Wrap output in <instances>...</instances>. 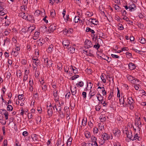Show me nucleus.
Masks as SVG:
<instances>
[{"label": "nucleus", "mask_w": 146, "mask_h": 146, "mask_svg": "<svg viewBox=\"0 0 146 146\" xmlns=\"http://www.w3.org/2000/svg\"><path fill=\"white\" fill-rule=\"evenodd\" d=\"M85 48H89L92 47L93 45L91 42L89 40L86 39L84 42Z\"/></svg>", "instance_id": "f257e3e1"}, {"label": "nucleus", "mask_w": 146, "mask_h": 146, "mask_svg": "<svg viewBox=\"0 0 146 146\" xmlns=\"http://www.w3.org/2000/svg\"><path fill=\"white\" fill-rule=\"evenodd\" d=\"M131 83L136 85H139L141 84V82L137 78H134L133 80L132 81Z\"/></svg>", "instance_id": "f03ea898"}, {"label": "nucleus", "mask_w": 146, "mask_h": 146, "mask_svg": "<svg viewBox=\"0 0 146 146\" xmlns=\"http://www.w3.org/2000/svg\"><path fill=\"white\" fill-rule=\"evenodd\" d=\"M102 137H103V139L105 140H108L110 138V135H109L106 133H104L102 135Z\"/></svg>", "instance_id": "7ed1b4c3"}, {"label": "nucleus", "mask_w": 146, "mask_h": 146, "mask_svg": "<svg viewBox=\"0 0 146 146\" xmlns=\"http://www.w3.org/2000/svg\"><path fill=\"white\" fill-rule=\"evenodd\" d=\"M127 101L128 104H133L134 103L133 100L131 97H129L127 98Z\"/></svg>", "instance_id": "20e7f679"}, {"label": "nucleus", "mask_w": 146, "mask_h": 146, "mask_svg": "<svg viewBox=\"0 0 146 146\" xmlns=\"http://www.w3.org/2000/svg\"><path fill=\"white\" fill-rule=\"evenodd\" d=\"M128 66L129 68L131 70H132L134 69L136 67L135 64L131 62L129 64Z\"/></svg>", "instance_id": "39448f33"}, {"label": "nucleus", "mask_w": 146, "mask_h": 146, "mask_svg": "<svg viewBox=\"0 0 146 146\" xmlns=\"http://www.w3.org/2000/svg\"><path fill=\"white\" fill-rule=\"evenodd\" d=\"M44 63L46 64V66L48 67L49 66V63H51V64H52V63L50 60L48 61V58H44Z\"/></svg>", "instance_id": "423d86ee"}, {"label": "nucleus", "mask_w": 146, "mask_h": 146, "mask_svg": "<svg viewBox=\"0 0 146 146\" xmlns=\"http://www.w3.org/2000/svg\"><path fill=\"white\" fill-rule=\"evenodd\" d=\"M62 44L64 47L67 46L66 48L68 47H69L70 45L69 41L68 40H65L63 41Z\"/></svg>", "instance_id": "0eeeda50"}, {"label": "nucleus", "mask_w": 146, "mask_h": 146, "mask_svg": "<svg viewBox=\"0 0 146 146\" xmlns=\"http://www.w3.org/2000/svg\"><path fill=\"white\" fill-rule=\"evenodd\" d=\"M136 6L133 3L129 6V10L130 11H132V10H134L136 9Z\"/></svg>", "instance_id": "6e6552de"}, {"label": "nucleus", "mask_w": 146, "mask_h": 146, "mask_svg": "<svg viewBox=\"0 0 146 146\" xmlns=\"http://www.w3.org/2000/svg\"><path fill=\"white\" fill-rule=\"evenodd\" d=\"M97 98L98 100L100 102L102 101L103 100V98L102 96L99 93L97 95ZM102 103V102H101Z\"/></svg>", "instance_id": "1a4fd4ad"}, {"label": "nucleus", "mask_w": 146, "mask_h": 146, "mask_svg": "<svg viewBox=\"0 0 146 146\" xmlns=\"http://www.w3.org/2000/svg\"><path fill=\"white\" fill-rule=\"evenodd\" d=\"M48 109L47 113L48 115H49V117L51 116L52 114V108H48Z\"/></svg>", "instance_id": "9d476101"}, {"label": "nucleus", "mask_w": 146, "mask_h": 146, "mask_svg": "<svg viewBox=\"0 0 146 146\" xmlns=\"http://www.w3.org/2000/svg\"><path fill=\"white\" fill-rule=\"evenodd\" d=\"M137 139L138 140H139V137L138 136V135L137 133H136L133 136H132V138H131V140L132 141H134Z\"/></svg>", "instance_id": "9b49d317"}, {"label": "nucleus", "mask_w": 146, "mask_h": 146, "mask_svg": "<svg viewBox=\"0 0 146 146\" xmlns=\"http://www.w3.org/2000/svg\"><path fill=\"white\" fill-rule=\"evenodd\" d=\"M89 21L93 24L95 25H97L98 22V21H96L95 19H89Z\"/></svg>", "instance_id": "f8f14e48"}, {"label": "nucleus", "mask_w": 146, "mask_h": 146, "mask_svg": "<svg viewBox=\"0 0 146 146\" xmlns=\"http://www.w3.org/2000/svg\"><path fill=\"white\" fill-rule=\"evenodd\" d=\"M120 131L119 130H117L115 131V132H113L115 136L117 137H119L120 135Z\"/></svg>", "instance_id": "ddd939ff"}, {"label": "nucleus", "mask_w": 146, "mask_h": 146, "mask_svg": "<svg viewBox=\"0 0 146 146\" xmlns=\"http://www.w3.org/2000/svg\"><path fill=\"white\" fill-rule=\"evenodd\" d=\"M123 19L125 20L127 22L129 23L130 24H132L133 23V22L129 20V18L126 16L124 17L123 18Z\"/></svg>", "instance_id": "4468645a"}, {"label": "nucleus", "mask_w": 146, "mask_h": 146, "mask_svg": "<svg viewBox=\"0 0 146 146\" xmlns=\"http://www.w3.org/2000/svg\"><path fill=\"white\" fill-rule=\"evenodd\" d=\"M54 46L52 44H51L49 46L48 50L49 53L51 52L53 50Z\"/></svg>", "instance_id": "2eb2a0df"}, {"label": "nucleus", "mask_w": 146, "mask_h": 146, "mask_svg": "<svg viewBox=\"0 0 146 146\" xmlns=\"http://www.w3.org/2000/svg\"><path fill=\"white\" fill-rule=\"evenodd\" d=\"M31 137L34 141H36L38 140L37 135L36 134H34L32 135L31 136Z\"/></svg>", "instance_id": "dca6fc26"}, {"label": "nucleus", "mask_w": 146, "mask_h": 146, "mask_svg": "<svg viewBox=\"0 0 146 146\" xmlns=\"http://www.w3.org/2000/svg\"><path fill=\"white\" fill-rule=\"evenodd\" d=\"M86 31L87 32H90L92 34H94L95 33V31L91 29L89 27H87L86 28Z\"/></svg>", "instance_id": "f3484780"}, {"label": "nucleus", "mask_w": 146, "mask_h": 146, "mask_svg": "<svg viewBox=\"0 0 146 146\" xmlns=\"http://www.w3.org/2000/svg\"><path fill=\"white\" fill-rule=\"evenodd\" d=\"M49 29L50 30V31H53L55 30L56 28L55 26L54 25H51L49 27Z\"/></svg>", "instance_id": "a211bd4d"}, {"label": "nucleus", "mask_w": 146, "mask_h": 146, "mask_svg": "<svg viewBox=\"0 0 146 146\" xmlns=\"http://www.w3.org/2000/svg\"><path fill=\"white\" fill-rule=\"evenodd\" d=\"M87 121V119L86 118H84L82 119V125L83 126H85L86 124Z\"/></svg>", "instance_id": "6ab92c4d"}, {"label": "nucleus", "mask_w": 146, "mask_h": 146, "mask_svg": "<svg viewBox=\"0 0 146 146\" xmlns=\"http://www.w3.org/2000/svg\"><path fill=\"white\" fill-rule=\"evenodd\" d=\"M126 76L128 80L129 81H131V82L133 80L134 78V77L130 75H128Z\"/></svg>", "instance_id": "aec40b11"}, {"label": "nucleus", "mask_w": 146, "mask_h": 146, "mask_svg": "<svg viewBox=\"0 0 146 146\" xmlns=\"http://www.w3.org/2000/svg\"><path fill=\"white\" fill-rule=\"evenodd\" d=\"M72 140V139L70 137L69 138L67 141V145L68 146H70L71 145V142Z\"/></svg>", "instance_id": "412c9836"}, {"label": "nucleus", "mask_w": 146, "mask_h": 146, "mask_svg": "<svg viewBox=\"0 0 146 146\" xmlns=\"http://www.w3.org/2000/svg\"><path fill=\"white\" fill-rule=\"evenodd\" d=\"M67 48L69 49L71 51V53H73L75 51V48L73 47H71V46L70 45L69 47H68Z\"/></svg>", "instance_id": "4be33fe9"}, {"label": "nucleus", "mask_w": 146, "mask_h": 146, "mask_svg": "<svg viewBox=\"0 0 146 146\" xmlns=\"http://www.w3.org/2000/svg\"><path fill=\"white\" fill-rule=\"evenodd\" d=\"M36 123L37 124L40 123L41 122V117H39V116L36 119Z\"/></svg>", "instance_id": "5701e85b"}, {"label": "nucleus", "mask_w": 146, "mask_h": 146, "mask_svg": "<svg viewBox=\"0 0 146 146\" xmlns=\"http://www.w3.org/2000/svg\"><path fill=\"white\" fill-rule=\"evenodd\" d=\"M104 76H106L105 74L103 75V74H102L101 76V78L103 82L104 83H106V79H105V78L104 77Z\"/></svg>", "instance_id": "b1692460"}, {"label": "nucleus", "mask_w": 146, "mask_h": 146, "mask_svg": "<svg viewBox=\"0 0 146 146\" xmlns=\"http://www.w3.org/2000/svg\"><path fill=\"white\" fill-rule=\"evenodd\" d=\"M29 85L31 86V87L32 88V91H33V88L32 85L33 84V80H32V81H31V79H30V80L29 82Z\"/></svg>", "instance_id": "393cba45"}, {"label": "nucleus", "mask_w": 146, "mask_h": 146, "mask_svg": "<svg viewBox=\"0 0 146 146\" xmlns=\"http://www.w3.org/2000/svg\"><path fill=\"white\" fill-rule=\"evenodd\" d=\"M13 109V107L11 105H8L7 107V110L8 111H11Z\"/></svg>", "instance_id": "a878e982"}, {"label": "nucleus", "mask_w": 146, "mask_h": 146, "mask_svg": "<svg viewBox=\"0 0 146 146\" xmlns=\"http://www.w3.org/2000/svg\"><path fill=\"white\" fill-rule=\"evenodd\" d=\"M129 133H128V135H127V137L131 140V138H132L133 136L132 132L131 131H130Z\"/></svg>", "instance_id": "bb28decb"}, {"label": "nucleus", "mask_w": 146, "mask_h": 146, "mask_svg": "<svg viewBox=\"0 0 146 146\" xmlns=\"http://www.w3.org/2000/svg\"><path fill=\"white\" fill-rule=\"evenodd\" d=\"M100 45L98 43H96V44L94 46V47L97 50L100 48Z\"/></svg>", "instance_id": "cd10ccee"}, {"label": "nucleus", "mask_w": 146, "mask_h": 146, "mask_svg": "<svg viewBox=\"0 0 146 146\" xmlns=\"http://www.w3.org/2000/svg\"><path fill=\"white\" fill-rule=\"evenodd\" d=\"M50 16L51 17L54 18L55 15V13L54 10H52L51 11H50Z\"/></svg>", "instance_id": "c85d7f7f"}, {"label": "nucleus", "mask_w": 146, "mask_h": 146, "mask_svg": "<svg viewBox=\"0 0 146 146\" xmlns=\"http://www.w3.org/2000/svg\"><path fill=\"white\" fill-rule=\"evenodd\" d=\"M84 84V82L82 81H80L78 82V84H77L76 85H78L80 87H82L83 86Z\"/></svg>", "instance_id": "c756f323"}, {"label": "nucleus", "mask_w": 146, "mask_h": 146, "mask_svg": "<svg viewBox=\"0 0 146 146\" xmlns=\"http://www.w3.org/2000/svg\"><path fill=\"white\" fill-rule=\"evenodd\" d=\"M89 146H98L96 142H95L94 143H89Z\"/></svg>", "instance_id": "7c9ffc66"}, {"label": "nucleus", "mask_w": 146, "mask_h": 146, "mask_svg": "<svg viewBox=\"0 0 146 146\" xmlns=\"http://www.w3.org/2000/svg\"><path fill=\"white\" fill-rule=\"evenodd\" d=\"M140 40V42L141 43L144 44H145V39L144 38H141L140 39V38H139V40Z\"/></svg>", "instance_id": "2f4dec72"}, {"label": "nucleus", "mask_w": 146, "mask_h": 146, "mask_svg": "<svg viewBox=\"0 0 146 146\" xmlns=\"http://www.w3.org/2000/svg\"><path fill=\"white\" fill-rule=\"evenodd\" d=\"M85 135L86 138H88L90 137V133L89 132L86 131L85 133Z\"/></svg>", "instance_id": "473e14b6"}, {"label": "nucleus", "mask_w": 146, "mask_h": 146, "mask_svg": "<svg viewBox=\"0 0 146 146\" xmlns=\"http://www.w3.org/2000/svg\"><path fill=\"white\" fill-rule=\"evenodd\" d=\"M16 73L17 77L19 76V77H20L22 75L21 72L20 70H19L17 71Z\"/></svg>", "instance_id": "72a5a7b5"}, {"label": "nucleus", "mask_w": 146, "mask_h": 146, "mask_svg": "<svg viewBox=\"0 0 146 146\" xmlns=\"http://www.w3.org/2000/svg\"><path fill=\"white\" fill-rule=\"evenodd\" d=\"M119 102L121 104H122V105H124L125 104V101L123 99L122 97L121 98H119Z\"/></svg>", "instance_id": "f704fd0d"}, {"label": "nucleus", "mask_w": 146, "mask_h": 146, "mask_svg": "<svg viewBox=\"0 0 146 146\" xmlns=\"http://www.w3.org/2000/svg\"><path fill=\"white\" fill-rule=\"evenodd\" d=\"M79 17L78 16H76L74 18L75 22L76 23H78L79 20Z\"/></svg>", "instance_id": "c9c22d12"}, {"label": "nucleus", "mask_w": 146, "mask_h": 146, "mask_svg": "<svg viewBox=\"0 0 146 146\" xmlns=\"http://www.w3.org/2000/svg\"><path fill=\"white\" fill-rule=\"evenodd\" d=\"M79 77V76L78 75H74V76H72V77H71L70 78V79L72 80H74L75 79H76L78 78Z\"/></svg>", "instance_id": "e433bc0d"}, {"label": "nucleus", "mask_w": 146, "mask_h": 146, "mask_svg": "<svg viewBox=\"0 0 146 146\" xmlns=\"http://www.w3.org/2000/svg\"><path fill=\"white\" fill-rule=\"evenodd\" d=\"M57 146H59L61 144L62 139L60 138H58L57 140Z\"/></svg>", "instance_id": "4c0bfd02"}, {"label": "nucleus", "mask_w": 146, "mask_h": 146, "mask_svg": "<svg viewBox=\"0 0 146 146\" xmlns=\"http://www.w3.org/2000/svg\"><path fill=\"white\" fill-rule=\"evenodd\" d=\"M33 62L35 64V65L37 66L38 65L40 64V61L39 60H38L35 61H34Z\"/></svg>", "instance_id": "58836bf2"}, {"label": "nucleus", "mask_w": 146, "mask_h": 146, "mask_svg": "<svg viewBox=\"0 0 146 146\" xmlns=\"http://www.w3.org/2000/svg\"><path fill=\"white\" fill-rule=\"evenodd\" d=\"M0 122L2 124L5 125L6 124V121L4 119H0Z\"/></svg>", "instance_id": "ea45409f"}, {"label": "nucleus", "mask_w": 146, "mask_h": 146, "mask_svg": "<svg viewBox=\"0 0 146 146\" xmlns=\"http://www.w3.org/2000/svg\"><path fill=\"white\" fill-rule=\"evenodd\" d=\"M97 139L95 137H92V143H94V142H96Z\"/></svg>", "instance_id": "a19ab883"}, {"label": "nucleus", "mask_w": 146, "mask_h": 146, "mask_svg": "<svg viewBox=\"0 0 146 146\" xmlns=\"http://www.w3.org/2000/svg\"><path fill=\"white\" fill-rule=\"evenodd\" d=\"M120 26H118V28L121 30H123L124 29V27L122 24H120V23L119 24Z\"/></svg>", "instance_id": "79ce46f5"}, {"label": "nucleus", "mask_w": 146, "mask_h": 146, "mask_svg": "<svg viewBox=\"0 0 146 146\" xmlns=\"http://www.w3.org/2000/svg\"><path fill=\"white\" fill-rule=\"evenodd\" d=\"M27 17L28 19H27V20H29V21L33 19V17L31 15H28Z\"/></svg>", "instance_id": "37998d69"}, {"label": "nucleus", "mask_w": 146, "mask_h": 146, "mask_svg": "<svg viewBox=\"0 0 146 146\" xmlns=\"http://www.w3.org/2000/svg\"><path fill=\"white\" fill-rule=\"evenodd\" d=\"M21 62L22 64L25 65L27 63V61L25 59H23L21 60Z\"/></svg>", "instance_id": "c03bdc74"}, {"label": "nucleus", "mask_w": 146, "mask_h": 146, "mask_svg": "<svg viewBox=\"0 0 146 146\" xmlns=\"http://www.w3.org/2000/svg\"><path fill=\"white\" fill-rule=\"evenodd\" d=\"M105 140L103 139L102 140L100 139L99 141V143L101 145H103L105 143Z\"/></svg>", "instance_id": "a18cd8bd"}, {"label": "nucleus", "mask_w": 146, "mask_h": 146, "mask_svg": "<svg viewBox=\"0 0 146 146\" xmlns=\"http://www.w3.org/2000/svg\"><path fill=\"white\" fill-rule=\"evenodd\" d=\"M1 110L2 111H5L4 113V114H3L5 116V115H9V114H8V112L5 110L3 109H1Z\"/></svg>", "instance_id": "49530a36"}, {"label": "nucleus", "mask_w": 146, "mask_h": 146, "mask_svg": "<svg viewBox=\"0 0 146 146\" xmlns=\"http://www.w3.org/2000/svg\"><path fill=\"white\" fill-rule=\"evenodd\" d=\"M111 56H112L113 58H119V56L115 55L113 54H111Z\"/></svg>", "instance_id": "de8ad7c7"}, {"label": "nucleus", "mask_w": 146, "mask_h": 146, "mask_svg": "<svg viewBox=\"0 0 146 146\" xmlns=\"http://www.w3.org/2000/svg\"><path fill=\"white\" fill-rule=\"evenodd\" d=\"M102 92L103 96H105L106 94V91L105 88L104 89H103L102 90Z\"/></svg>", "instance_id": "09e8293b"}, {"label": "nucleus", "mask_w": 146, "mask_h": 146, "mask_svg": "<svg viewBox=\"0 0 146 146\" xmlns=\"http://www.w3.org/2000/svg\"><path fill=\"white\" fill-rule=\"evenodd\" d=\"M3 146H7V140H5L3 142Z\"/></svg>", "instance_id": "8fccbe9b"}, {"label": "nucleus", "mask_w": 146, "mask_h": 146, "mask_svg": "<svg viewBox=\"0 0 146 146\" xmlns=\"http://www.w3.org/2000/svg\"><path fill=\"white\" fill-rule=\"evenodd\" d=\"M113 96V92H112L111 93H110V96L108 97V100H110L111 98H112Z\"/></svg>", "instance_id": "3c124183"}, {"label": "nucleus", "mask_w": 146, "mask_h": 146, "mask_svg": "<svg viewBox=\"0 0 146 146\" xmlns=\"http://www.w3.org/2000/svg\"><path fill=\"white\" fill-rule=\"evenodd\" d=\"M25 13H24L23 12H21L19 14V16L23 18V17H24V16L25 15Z\"/></svg>", "instance_id": "603ef678"}, {"label": "nucleus", "mask_w": 146, "mask_h": 146, "mask_svg": "<svg viewBox=\"0 0 146 146\" xmlns=\"http://www.w3.org/2000/svg\"><path fill=\"white\" fill-rule=\"evenodd\" d=\"M74 68L75 69L73 70V73L74 74H76L77 73H78V71L77 69L75 67H74Z\"/></svg>", "instance_id": "864d4df0"}, {"label": "nucleus", "mask_w": 146, "mask_h": 146, "mask_svg": "<svg viewBox=\"0 0 146 146\" xmlns=\"http://www.w3.org/2000/svg\"><path fill=\"white\" fill-rule=\"evenodd\" d=\"M23 94L19 95L18 96V99L19 100H22L23 97Z\"/></svg>", "instance_id": "5fc2aeb1"}, {"label": "nucleus", "mask_w": 146, "mask_h": 146, "mask_svg": "<svg viewBox=\"0 0 146 146\" xmlns=\"http://www.w3.org/2000/svg\"><path fill=\"white\" fill-rule=\"evenodd\" d=\"M82 95L84 98H86V93L85 92H83L82 93Z\"/></svg>", "instance_id": "6e6d98bb"}, {"label": "nucleus", "mask_w": 146, "mask_h": 146, "mask_svg": "<svg viewBox=\"0 0 146 146\" xmlns=\"http://www.w3.org/2000/svg\"><path fill=\"white\" fill-rule=\"evenodd\" d=\"M22 134L23 136H26L28 135V133L27 131H24L23 133Z\"/></svg>", "instance_id": "4d7b16f0"}, {"label": "nucleus", "mask_w": 146, "mask_h": 146, "mask_svg": "<svg viewBox=\"0 0 146 146\" xmlns=\"http://www.w3.org/2000/svg\"><path fill=\"white\" fill-rule=\"evenodd\" d=\"M72 32H73V30L71 29H69L67 30V31L66 33V34L67 33H70L71 34L72 33Z\"/></svg>", "instance_id": "13d9d810"}, {"label": "nucleus", "mask_w": 146, "mask_h": 146, "mask_svg": "<svg viewBox=\"0 0 146 146\" xmlns=\"http://www.w3.org/2000/svg\"><path fill=\"white\" fill-rule=\"evenodd\" d=\"M121 50L122 51L124 50L128 51L129 50V48L128 47H124L121 48Z\"/></svg>", "instance_id": "bf43d9fd"}, {"label": "nucleus", "mask_w": 146, "mask_h": 146, "mask_svg": "<svg viewBox=\"0 0 146 146\" xmlns=\"http://www.w3.org/2000/svg\"><path fill=\"white\" fill-rule=\"evenodd\" d=\"M2 2H0V11H3L4 9L3 7L2 6Z\"/></svg>", "instance_id": "052dcab7"}, {"label": "nucleus", "mask_w": 146, "mask_h": 146, "mask_svg": "<svg viewBox=\"0 0 146 146\" xmlns=\"http://www.w3.org/2000/svg\"><path fill=\"white\" fill-rule=\"evenodd\" d=\"M11 76V74L10 73H7L6 77L8 79H9Z\"/></svg>", "instance_id": "680f3d73"}, {"label": "nucleus", "mask_w": 146, "mask_h": 146, "mask_svg": "<svg viewBox=\"0 0 146 146\" xmlns=\"http://www.w3.org/2000/svg\"><path fill=\"white\" fill-rule=\"evenodd\" d=\"M42 89L43 90H44V91H46L47 90V86L46 85H44L42 87Z\"/></svg>", "instance_id": "e2e57ef3"}, {"label": "nucleus", "mask_w": 146, "mask_h": 146, "mask_svg": "<svg viewBox=\"0 0 146 146\" xmlns=\"http://www.w3.org/2000/svg\"><path fill=\"white\" fill-rule=\"evenodd\" d=\"M102 118H100V120L102 122L104 121H106V119L105 117H103V116H102Z\"/></svg>", "instance_id": "0e129e2a"}, {"label": "nucleus", "mask_w": 146, "mask_h": 146, "mask_svg": "<svg viewBox=\"0 0 146 146\" xmlns=\"http://www.w3.org/2000/svg\"><path fill=\"white\" fill-rule=\"evenodd\" d=\"M128 97H127V96L124 95L123 96V97H122V98L125 102V100H126L127 101V98H128Z\"/></svg>", "instance_id": "69168bd1"}, {"label": "nucleus", "mask_w": 146, "mask_h": 146, "mask_svg": "<svg viewBox=\"0 0 146 146\" xmlns=\"http://www.w3.org/2000/svg\"><path fill=\"white\" fill-rule=\"evenodd\" d=\"M101 57L102 58V59L106 60H107V59L109 60V57L106 56H104V57H102L101 56Z\"/></svg>", "instance_id": "338daca9"}, {"label": "nucleus", "mask_w": 146, "mask_h": 146, "mask_svg": "<svg viewBox=\"0 0 146 146\" xmlns=\"http://www.w3.org/2000/svg\"><path fill=\"white\" fill-rule=\"evenodd\" d=\"M98 131V129L97 128L95 127L94 128V133H97Z\"/></svg>", "instance_id": "774afa93"}]
</instances>
